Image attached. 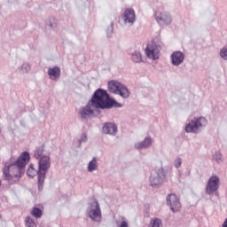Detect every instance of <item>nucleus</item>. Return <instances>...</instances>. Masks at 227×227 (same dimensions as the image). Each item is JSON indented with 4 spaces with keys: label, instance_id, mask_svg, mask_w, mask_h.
<instances>
[{
    "label": "nucleus",
    "instance_id": "1",
    "mask_svg": "<svg viewBox=\"0 0 227 227\" xmlns=\"http://www.w3.org/2000/svg\"><path fill=\"white\" fill-rule=\"evenodd\" d=\"M89 102L95 109H113V107H121V104L111 98L107 90L103 89L96 90Z\"/></svg>",
    "mask_w": 227,
    "mask_h": 227
},
{
    "label": "nucleus",
    "instance_id": "2",
    "mask_svg": "<svg viewBox=\"0 0 227 227\" xmlns=\"http://www.w3.org/2000/svg\"><path fill=\"white\" fill-rule=\"evenodd\" d=\"M30 159L31 156L29 155V153L23 152L14 163H11L9 165L5 164V167L3 169L5 180H12V175L10 174L12 169H14L16 173H19L14 174L16 178L19 177L20 175H22L24 173V169H26V166L29 163Z\"/></svg>",
    "mask_w": 227,
    "mask_h": 227
},
{
    "label": "nucleus",
    "instance_id": "3",
    "mask_svg": "<svg viewBox=\"0 0 227 227\" xmlns=\"http://www.w3.org/2000/svg\"><path fill=\"white\" fill-rule=\"evenodd\" d=\"M51 156L44 155L38 160V189L43 191V184H45V176L51 169Z\"/></svg>",
    "mask_w": 227,
    "mask_h": 227
},
{
    "label": "nucleus",
    "instance_id": "4",
    "mask_svg": "<svg viewBox=\"0 0 227 227\" xmlns=\"http://www.w3.org/2000/svg\"><path fill=\"white\" fill-rule=\"evenodd\" d=\"M208 124L205 117H194L185 126V132L188 134H200L201 129Z\"/></svg>",
    "mask_w": 227,
    "mask_h": 227
},
{
    "label": "nucleus",
    "instance_id": "5",
    "mask_svg": "<svg viewBox=\"0 0 227 227\" xmlns=\"http://www.w3.org/2000/svg\"><path fill=\"white\" fill-rule=\"evenodd\" d=\"M162 42H160L159 38H155L153 40L151 44H147V47L145 48V54L149 59L156 61V59H159V57L160 56Z\"/></svg>",
    "mask_w": 227,
    "mask_h": 227
},
{
    "label": "nucleus",
    "instance_id": "6",
    "mask_svg": "<svg viewBox=\"0 0 227 227\" xmlns=\"http://www.w3.org/2000/svg\"><path fill=\"white\" fill-rule=\"evenodd\" d=\"M86 214L90 219L95 221L96 223H100V221H102V210L100 209L98 200H95L89 205Z\"/></svg>",
    "mask_w": 227,
    "mask_h": 227
},
{
    "label": "nucleus",
    "instance_id": "7",
    "mask_svg": "<svg viewBox=\"0 0 227 227\" xmlns=\"http://www.w3.org/2000/svg\"><path fill=\"white\" fill-rule=\"evenodd\" d=\"M166 180V171L163 168H159L154 172H152L149 177V184L152 187H160Z\"/></svg>",
    "mask_w": 227,
    "mask_h": 227
},
{
    "label": "nucleus",
    "instance_id": "8",
    "mask_svg": "<svg viewBox=\"0 0 227 227\" xmlns=\"http://www.w3.org/2000/svg\"><path fill=\"white\" fill-rule=\"evenodd\" d=\"M154 17L159 26H169L171 24V15L166 11H156Z\"/></svg>",
    "mask_w": 227,
    "mask_h": 227
},
{
    "label": "nucleus",
    "instance_id": "9",
    "mask_svg": "<svg viewBox=\"0 0 227 227\" xmlns=\"http://www.w3.org/2000/svg\"><path fill=\"white\" fill-rule=\"evenodd\" d=\"M121 20L125 26H134L136 24V11L132 8H126L122 12Z\"/></svg>",
    "mask_w": 227,
    "mask_h": 227
},
{
    "label": "nucleus",
    "instance_id": "10",
    "mask_svg": "<svg viewBox=\"0 0 227 227\" xmlns=\"http://www.w3.org/2000/svg\"><path fill=\"white\" fill-rule=\"evenodd\" d=\"M95 106L89 101L85 106H82L79 109L78 114L82 120V121L88 120L90 116H93L95 114Z\"/></svg>",
    "mask_w": 227,
    "mask_h": 227
},
{
    "label": "nucleus",
    "instance_id": "11",
    "mask_svg": "<svg viewBox=\"0 0 227 227\" xmlns=\"http://www.w3.org/2000/svg\"><path fill=\"white\" fill-rule=\"evenodd\" d=\"M219 176H212L207 184L206 186V192L207 194L212 195L215 191L219 189V184H220Z\"/></svg>",
    "mask_w": 227,
    "mask_h": 227
},
{
    "label": "nucleus",
    "instance_id": "12",
    "mask_svg": "<svg viewBox=\"0 0 227 227\" xmlns=\"http://www.w3.org/2000/svg\"><path fill=\"white\" fill-rule=\"evenodd\" d=\"M167 203L169 205L172 212H179V210L182 208V204H180V200L176 194L171 193L168 195Z\"/></svg>",
    "mask_w": 227,
    "mask_h": 227
},
{
    "label": "nucleus",
    "instance_id": "13",
    "mask_svg": "<svg viewBox=\"0 0 227 227\" xmlns=\"http://www.w3.org/2000/svg\"><path fill=\"white\" fill-rule=\"evenodd\" d=\"M171 63L174 67H180L185 59V55L180 51H174L170 56Z\"/></svg>",
    "mask_w": 227,
    "mask_h": 227
},
{
    "label": "nucleus",
    "instance_id": "14",
    "mask_svg": "<svg viewBox=\"0 0 227 227\" xmlns=\"http://www.w3.org/2000/svg\"><path fill=\"white\" fill-rule=\"evenodd\" d=\"M103 133L109 136H116L118 134V126L113 122H106L103 126Z\"/></svg>",
    "mask_w": 227,
    "mask_h": 227
},
{
    "label": "nucleus",
    "instance_id": "15",
    "mask_svg": "<svg viewBox=\"0 0 227 227\" xmlns=\"http://www.w3.org/2000/svg\"><path fill=\"white\" fill-rule=\"evenodd\" d=\"M48 75L51 81H58L61 77V69L59 67H50Z\"/></svg>",
    "mask_w": 227,
    "mask_h": 227
},
{
    "label": "nucleus",
    "instance_id": "16",
    "mask_svg": "<svg viewBox=\"0 0 227 227\" xmlns=\"http://www.w3.org/2000/svg\"><path fill=\"white\" fill-rule=\"evenodd\" d=\"M153 144L152 137H147L142 142H137L135 144V148L137 150H145L150 148V145Z\"/></svg>",
    "mask_w": 227,
    "mask_h": 227
},
{
    "label": "nucleus",
    "instance_id": "17",
    "mask_svg": "<svg viewBox=\"0 0 227 227\" xmlns=\"http://www.w3.org/2000/svg\"><path fill=\"white\" fill-rule=\"evenodd\" d=\"M122 84L123 83L118 81H110L108 82V90L110 91V93H114V95H116Z\"/></svg>",
    "mask_w": 227,
    "mask_h": 227
},
{
    "label": "nucleus",
    "instance_id": "18",
    "mask_svg": "<svg viewBox=\"0 0 227 227\" xmlns=\"http://www.w3.org/2000/svg\"><path fill=\"white\" fill-rule=\"evenodd\" d=\"M87 171L93 173V171H98V159L93 157L87 166Z\"/></svg>",
    "mask_w": 227,
    "mask_h": 227
},
{
    "label": "nucleus",
    "instance_id": "19",
    "mask_svg": "<svg viewBox=\"0 0 227 227\" xmlns=\"http://www.w3.org/2000/svg\"><path fill=\"white\" fill-rule=\"evenodd\" d=\"M116 95H120L122 98H129V97H130V91L129 90V88L122 83Z\"/></svg>",
    "mask_w": 227,
    "mask_h": 227
},
{
    "label": "nucleus",
    "instance_id": "20",
    "mask_svg": "<svg viewBox=\"0 0 227 227\" xmlns=\"http://www.w3.org/2000/svg\"><path fill=\"white\" fill-rule=\"evenodd\" d=\"M44 152H45V145H43L37 146L34 152L35 159H36L37 160H40V159H42L43 157H45V155H43Z\"/></svg>",
    "mask_w": 227,
    "mask_h": 227
},
{
    "label": "nucleus",
    "instance_id": "21",
    "mask_svg": "<svg viewBox=\"0 0 227 227\" xmlns=\"http://www.w3.org/2000/svg\"><path fill=\"white\" fill-rule=\"evenodd\" d=\"M131 59L133 63H143V55L141 54V51H135L132 52Z\"/></svg>",
    "mask_w": 227,
    "mask_h": 227
},
{
    "label": "nucleus",
    "instance_id": "22",
    "mask_svg": "<svg viewBox=\"0 0 227 227\" xmlns=\"http://www.w3.org/2000/svg\"><path fill=\"white\" fill-rule=\"evenodd\" d=\"M27 176H29V178H35V176H36V175H37V178H38V169L35 170V165L30 164L27 170Z\"/></svg>",
    "mask_w": 227,
    "mask_h": 227
},
{
    "label": "nucleus",
    "instance_id": "23",
    "mask_svg": "<svg viewBox=\"0 0 227 227\" xmlns=\"http://www.w3.org/2000/svg\"><path fill=\"white\" fill-rule=\"evenodd\" d=\"M20 74H27L31 72V65H29V63H23L20 67Z\"/></svg>",
    "mask_w": 227,
    "mask_h": 227
},
{
    "label": "nucleus",
    "instance_id": "24",
    "mask_svg": "<svg viewBox=\"0 0 227 227\" xmlns=\"http://www.w3.org/2000/svg\"><path fill=\"white\" fill-rule=\"evenodd\" d=\"M31 215L36 219H40V217H42L43 215L42 209L38 207H34L31 211Z\"/></svg>",
    "mask_w": 227,
    "mask_h": 227
},
{
    "label": "nucleus",
    "instance_id": "25",
    "mask_svg": "<svg viewBox=\"0 0 227 227\" xmlns=\"http://www.w3.org/2000/svg\"><path fill=\"white\" fill-rule=\"evenodd\" d=\"M114 32V21L110 23V26L106 29V36L107 38H111L113 36V33Z\"/></svg>",
    "mask_w": 227,
    "mask_h": 227
},
{
    "label": "nucleus",
    "instance_id": "26",
    "mask_svg": "<svg viewBox=\"0 0 227 227\" xmlns=\"http://www.w3.org/2000/svg\"><path fill=\"white\" fill-rule=\"evenodd\" d=\"M151 227H160L162 226V220L160 218H153L151 220Z\"/></svg>",
    "mask_w": 227,
    "mask_h": 227
},
{
    "label": "nucleus",
    "instance_id": "27",
    "mask_svg": "<svg viewBox=\"0 0 227 227\" xmlns=\"http://www.w3.org/2000/svg\"><path fill=\"white\" fill-rule=\"evenodd\" d=\"M213 159L215 160V162H217V164H221V162H223V153L220 152L215 153Z\"/></svg>",
    "mask_w": 227,
    "mask_h": 227
},
{
    "label": "nucleus",
    "instance_id": "28",
    "mask_svg": "<svg viewBox=\"0 0 227 227\" xmlns=\"http://www.w3.org/2000/svg\"><path fill=\"white\" fill-rule=\"evenodd\" d=\"M26 227H36V223H35L31 216L26 218Z\"/></svg>",
    "mask_w": 227,
    "mask_h": 227
},
{
    "label": "nucleus",
    "instance_id": "29",
    "mask_svg": "<svg viewBox=\"0 0 227 227\" xmlns=\"http://www.w3.org/2000/svg\"><path fill=\"white\" fill-rule=\"evenodd\" d=\"M220 57L222 59H224V61H227V46H224L220 50Z\"/></svg>",
    "mask_w": 227,
    "mask_h": 227
},
{
    "label": "nucleus",
    "instance_id": "30",
    "mask_svg": "<svg viewBox=\"0 0 227 227\" xmlns=\"http://www.w3.org/2000/svg\"><path fill=\"white\" fill-rule=\"evenodd\" d=\"M174 166L175 168H176V169H178L179 168L182 167V158L177 157L175 160H174Z\"/></svg>",
    "mask_w": 227,
    "mask_h": 227
},
{
    "label": "nucleus",
    "instance_id": "31",
    "mask_svg": "<svg viewBox=\"0 0 227 227\" xmlns=\"http://www.w3.org/2000/svg\"><path fill=\"white\" fill-rule=\"evenodd\" d=\"M86 141H88V136H86V133H83L80 137L79 144L81 145L82 143H86Z\"/></svg>",
    "mask_w": 227,
    "mask_h": 227
},
{
    "label": "nucleus",
    "instance_id": "32",
    "mask_svg": "<svg viewBox=\"0 0 227 227\" xmlns=\"http://www.w3.org/2000/svg\"><path fill=\"white\" fill-rule=\"evenodd\" d=\"M116 224L118 227H129V222L125 221V220H122L121 222V224L119 222H116Z\"/></svg>",
    "mask_w": 227,
    "mask_h": 227
},
{
    "label": "nucleus",
    "instance_id": "33",
    "mask_svg": "<svg viewBox=\"0 0 227 227\" xmlns=\"http://www.w3.org/2000/svg\"><path fill=\"white\" fill-rule=\"evenodd\" d=\"M57 26H58V24H57L56 22L50 24V27H51V29H56V27H57Z\"/></svg>",
    "mask_w": 227,
    "mask_h": 227
},
{
    "label": "nucleus",
    "instance_id": "34",
    "mask_svg": "<svg viewBox=\"0 0 227 227\" xmlns=\"http://www.w3.org/2000/svg\"><path fill=\"white\" fill-rule=\"evenodd\" d=\"M1 184H2V181H1V179H0V186H1Z\"/></svg>",
    "mask_w": 227,
    "mask_h": 227
}]
</instances>
